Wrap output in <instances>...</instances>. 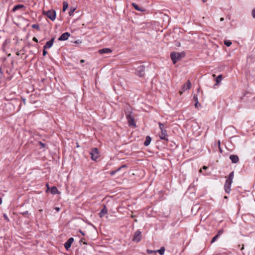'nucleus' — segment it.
<instances>
[{"label": "nucleus", "instance_id": "f257e3e1", "mask_svg": "<svg viewBox=\"0 0 255 255\" xmlns=\"http://www.w3.org/2000/svg\"><path fill=\"white\" fill-rule=\"evenodd\" d=\"M234 176V172L232 171L230 173L228 178L227 179L224 188L226 193H229L231 191V186L233 182V179Z\"/></svg>", "mask_w": 255, "mask_h": 255}, {"label": "nucleus", "instance_id": "f03ea898", "mask_svg": "<svg viewBox=\"0 0 255 255\" xmlns=\"http://www.w3.org/2000/svg\"><path fill=\"white\" fill-rule=\"evenodd\" d=\"M184 56L185 53L184 52L179 53L172 52L170 54V58L174 64H175L177 61L180 60L181 58Z\"/></svg>", "mask_w": 255, "mask_h": 255}, {"label": "nucleus", "instance_id": "7ed1b4c3", "mask_svg": "<svg viewBox=\"0 0 255 255\" xmlns=\"http://www.w3.org/2000/svg\"><path fill=\"white\" fill-rule=\"evenodd\" d=\"M125 112L129 126L135 127V123L134 118L131 116V112H130L129 109L127 108Z\"/></svg>", "mask_w": 255, "mask_h": 255}, {"label": "nucleus", "instance_id": "20e7f679", "mask_svg": "<svg viewBox=\"0 0 255 255\" xmlns=\"http://www.w3.org/2000/svg\"><path fill=\"white\" fill-rule=\"evenodd\" d=\"M43 14L52 21H54L55 19L56 12L54 10H49L47 11H43Z\"/></svg>", "mask_w": 255, "mask_h": 255}, {"label": "nucleus", "instance_id": "39448f33", "mask_svg": "<svg viewBox=\"0 0 255 255\" xmlns=\"http://www.w3.org/2000/svg\"><path fill=\"white\" fill-rule=\"evenodd\" d=\"M90 154L91 155V159L94 161H96L100 156L99 150L96 147L92 150L90 152Z\"/></svg>", "mask_w": 255, "mask_h": 255}, {"label": "nucleus", "instance_id": "423d86ee", "mask_svg": "<svg viewBox=\"0 0 255 255\" xmlns=\"http://www.w3.org/2000/svg\"><path fill=\"white\" fill-rule=\"evenodd\" d=\"M145 67L144 65H140L136 68V74L139 77H142L144 74Z\"/></svg>", "mask_w": 255, "mask_h": 255}, {"label": "nucleus", "instance_id": "0eeeda50", "mask_svg": "<svg viewBox=\"0 0 255 255\" xmlns=\"http://www.w3.org/2000/svg\"><path fill=\"white\" fill-rule=\"evenodd\" d=\"M141 233L140 231H136L133 236L132 240L135 242H139L141 240Z\"/></svg>", "mask_w": 255, "mask_h": 255}, {"label": "nucleus", "instance_id": "6e6552de", "mask_svg": "<svg viewBox=\"0 0 255 255\" xmlns=\"http://www.w3.org/2000/svg\"><path fill=\"white\" fill-rule=\"evenodd\" d=\"M191 87V83L188 80L185 84L182 87V91H180V95H181L185 90L190 89Z\"/></svg>", "mask_w": 255, "mask_h": 255}, {"label": "nucleus", "instance_id": "1a4fd4ad", "mask_svg": "<svg viewBox=\"0 0 255 255\" xmlns=\"http://www.w3.org/2000/svg\"><path fill=\"white\" fill-rule=\"evenodd\" d=\"M167 131L165 129L161 130V132L159 133V137L161 139H163L165 140H168V138H167Z\"/></svg>", "mask_w": 255, "mask_h": 255}, {"label": "nucleus", "instance_id": "9d476101", "mask_svg": "<svg viewBox=\"0 0 255 255\" xmlns=\"http://www.w3.org/2000/svg\"><path fill=\"white\" fill-rule=\"evenodd\" d=\"M74 242V238H69L64 244V247L66 249V250H68L71 247V244Z\"/></svg>", "mask_w": 255, "mask_h": 255}, {"label": "nucleus", "instance_id": "9b49d317", "mask_svg": "<svg viewBox=\"0 0 255 255\" xmlns=\"http://www.w3.org/2000/svg\"><path fill=\"white\" fill-rule=\"evenodd\" d=\"M70 36V34L69 32H65L61 34V35L59 37L58 40L60 41L66 40Z\"/></svg>", "mask_w": 255, "mask_h": 255}, {"label": "nucleus", "instance_id": "f8f14e48", "mask_svg": "<svg viewBox=\"0 0 255 255\" xmlns=\"http://www.w3.org/2000/svg\"><path fill=\"white\" fill-rule=\"evenodd\" d=\"M54 38H52L49 41H47L45 45L43 46L44 49H48L51 48L54 42Z\"/></svg>", "mask_w": 255, "mask_h": 255}, {"label": "nucleus", "instance_id": "ddd939ff", "mask_svg": "<svg viewBox=\"0 0 255 255\" xmlns=\"http://www.w3.org/2000/svg\"><path fill=\"white\" fill-rule=\"evenodd\" d=\"M230 159L231 160L232 163H237L238 162L239 160V158L238 155L232 154L229 157Z\"/></svg>", "mask_w": 255, "mask_h": 255}, {"label": "nucleus", "instance_id": "4468645a", "mask_svg": "<svg viewBox=\"0 0 255 255\" xmlns=\"http://www.w3.org/2000/svg\"><path fill=\"white\" fill-rule=\"evenodd\" d=\"M112 50L109 48H105L99 50V53L100 54H104V53H110L112 52Z\"/></svg>", "mask_w": 255, "mask_h": 255}, {"label": "nucleus", "instance_id": "2eb2a0df", "mask_svg": "<svg viewBox=\"0 0 255 255\" xmlns=\"http://www.w3.org/2000/svg\"><path fill=\"white\" fill-rule=\"evenodd\" d=\"M108 212V210L105 205L104 206L103 208L99 213V216L101 218L103 217Z\"/></svg>", "mask_w": 255, "mask_h": 255}, {"label": "nucleus", "instance_id": "dca6fc26", "mask_svg": "<svg viewBox=\"0 0 255 255\" xmlns=\"http://www.w3.org/2000/svg\"><path fill=\"white\" fill-rule=\"evenodd\" d=\"M151 141V138L150 136L147 135L146 137L145 140L144 142V145L146 146H148Z\"/></svg>", "mask_w": 255, "mask_h": 255}, {"label": "nucleus", "instance_id": "f3484780", "mask_svg": "<svg viewBox=\"0 0 255 255\" xmlns=\"http://www.w3.org/2000/svg\"><path fill=\"white\" fill-rule=\"evenodd\" d=\"M24 5L23 4H17L16 5H15L13 9H12V11L13 12L17 10L18 9H20V8H24Z\"/></svg>", "mask_w": 255, "mask_h": 255}, {"label": "nucleus", "instance_id": "a211bd4d", "mask_svg": "<svg viewBox=\"0 0 255 255\" xmlns=\"http://www.w3.org/2000/svg\"><path fill=\"white\" fill-rule=\"evenodd\" d=\"M50 191L52 194H56L58 193V190L55 186L52 187Z\"/></svg>", "mask_w": 255, "mask_h": 255}, {"label": "nucleus", "instance_id": "6ab92c4d", "mask_svg": "<svg viewBox=\"0 0 255 255\" xmlns=\"http://www.w3.org/2000/svg\"><path fill=\"white\" fill-rule=\"evenodd\" d=\"M156 252H158L160 255H163L165 252L164 247H161L159 250H156Z\"/></svg>", "mask_w": 255, "mask_h": 255}, {"label": "nucleus", "instance_id": "aec40b11", "mask_svg": "<svg viewBox=\"0 0 255 255\" xmlns=\"http://www.w3.org/2000/svg\"><path fill=\"white\" fill-rule=\"evenodd\" d=\"M222 79V75H218L217 76V77L216 78V84L215 85V86L217 85L219 83H220V82L221 81Z\"/></svg>", "mask_w": 255, "mask_h": 255}, {"label": "nucleus", "instance_id": "412c9836", "mask_svg": "<svg viewBox=\"0 0 255 255\" xmlns=\"http://www.w3.org/2000/svg\"><path fill=\"white\" fill-rule=\"evenodd\" d=\"M68 7V3L66 1H64L63 3V11H65Z\"/></svg>", "mask_w": 255, "mask_h": 255}, {"label": "nucleus", "instance_id": "4be33fe9", "mask_svg": "<svg viewBox=\"0 0 255 255\" xmlns=\"http://www.w3.org/2000/svg\"><path fill=\"white\" fill-rule=\"evenodd\" d=\"M132 5L134 7V8L138 10V11H142V10L141 8H140L136 3H132Z\"/></svg>", "mask_w": 255, "mask_h": 255}, {"label": "nucleus", "instance_id": "5701e85b", "mask_svg": "<svg viewBox=\"0 0 255 255\" xmlns=\"http://www.w3.org/2000/svg\"><path fill=\"white\" fill-rule=\"evenodd\" d=\"M224 44L228 47H229L232 44V42L230 40H225Z\"/></svg>", "mask_w": 255, "mask_h": 255}, {"label": "nucleus", "instance_id": "b1692460", "mask_svg": "<svg viewBox=\"0 0 255 255\" xmlns=\"http://www.w3.org/2000/svg\"><path fill=\"white\" fill-rule=\"evenodd\" d=\"M31 27L33 28H35V29H36L37 30H40V28H39V26L38 24H32L31 25Z\"/></svg>", "mask_w": 255, "mask_h": 255}, {"label": "nucleus", "instance_id": "393cba45", "mask_svg": "<svg viewBox=\"0 0 255 255\" xmlns=\"http://www.w3.org/2000/svg\"><path fill=\"white\" fill-rule=\"evenodd\" d=\"M75 10V8H71L69 11V14L70 16H71L73 14Z\"/></svg>", "mask_w": 255, "mask_h": 255}, {"label": "nucleus", "instance_id": "a878e982", "mask_svg": "<svg viewBox=\"0 0 255 255\" xmlns=\"http://www.w3.org/2000/svg\"><path fill=\"white\" fill-rule=\"evenodd\" d=\"M158 125H159V128L160 130H162V129H165L164 128V125L163 124H162L161 123L159 122L158 123Z\"/></svg>", "mask_w": 255, "mask_h": 255}, {"label": "nucleus", "instance_id": "bb28decb", "mask_svg": "<svg viewBox=\"0 0 255 255\" xmlns=\"http://www.w3.org/2000/svg\"><path fill=\"white\" fill-rule=\"evenodd\" d=\"M219 237L218 236H217V235H216L215 237H214L213 238V239H212L211 243H213L215 242L218 239V238Z\"/></svg>", "mask_w": 255, "mask_h": 255}, {"label": "nucleus", "instance_id": "cd10ccee", "mask_svg": "<svg viewBox=\"0 0 255 255\" xmlns=\"http://www.w3.org/2000/svg\"><path fill=\"white\" fill-rule=\"evenodd\" d=\"M223 233H224V230L221 229L218 232L217 235L219 237H220Z\"/></svg>", "mask_w": 255, "mask_h": 255}, {"label": "nucleus", "instance_id": "c85d7f7f", "mask_svg": "<svg viewBox=\"0 0 255 255\" xmlns=\"http://www.w3.org/2000/svg\"><path fill=\"white\" fill-rule=\"evenodd\" d=\"M146 252H147V253L148 254H153V253H156V251H152V250H148V249H147V250H146Z\"/></svg>", "mask_w": 255, "mask_h": 255}, {"label": "nucleus", "instance_id": "c756f323", "mask_svg": "<svg viewBox=\"0 0 255 255\" xmlns=\"http://www.w3.org/2000/svg\"><path fill=\"white\" fill-rule=\"evenodd\" d=\"M193 99L195 101V103L199 102H198V97H197V96L196 95L194 94L193 95Z\"/></svg>", "mask_w": 255, "mask_h": 255}, {"label": "nucleus", "instance_id": "7c9ffc66", "mask_svg": "<svg viewBox=\"0 0 255 255\" xmlns=\"http://www.w3.org/2000/svg\"><path fill=\"white\" fill-rule=\"evenodd\" d=\"M252 15L254 18H255V7L252 11Z\"/></svg>", "mask_w": 255, "mask_h": 255}, {"label": "nucleus", "instance_id": "2f4dec72", "mask_svg": "<svg viewBox=\"0 0 255 255\" xmlns=\"http://www.w3.org/2000/svg\"><path fill=\"white\" fill-rule=\"evenodd\" d=\"M39 144L41 145V148H44L46 146L45 143H42L41 141H39Z\"/></svg>", "mask_w": 255, "mask_h": 255}, {"label": "nucleus", "instance_id": "473e14b6", "mask_svg": "<svg viewBox=\"0 0 255 255\" xmlns=\"http://www.w3.org/2000/svg\"><path fill=\"white\" fill-rule=\"evenodd\" d=\"M21 214L22 215H24V216H26V215H29V213L28 211H26L25 212H22L21 213Z\"/></svg>", "mask_w": 255, "mask_h": 255}, {"label": "nucleus", "instance_id": "72a5a7b5", "mask_svg": "<svg viewBox=\"0 0 255 255\" xmlns=\"http://www.w3.org/2000/svg\"><path fill=\"white\" fill-rule=\"evenodd\" d=\"M194 106L196 108H198L200 106V104L199 103V102L195 103Z\"/></svg>", "mask_w": 255, "mask_h": 255}, {"label": "nucleus", "instance_id": "f704fd0d", "mask_svg": "<svg viewBox=\"0 0 255 255\" xmlns=\"http://www.w3.org/2000/svg\"><path fill=\"white\" fill-rule=\"evenodd\" d=\"M47 51H46V49H44L43 48V56H45L46 54H47Z\"/></svg>", "mask_w": 255, "mask_h": 255}, {"label": "nucleus", "instance_id": "c9c22d12", "mask_svg": "<svg viewBox=\"0 0 255 255\" xmlns=\"http://www.w3.org/2000/svg\"><path fill=\"white\" fill-rule=\"evenodd\" d=\"M116 172H117V171L114 170V171H112L110 174L111 175H114Z\"/></svg>", "mask_w": 255, "mask_h": 255}, {"label": "nucleus", "instance_id": "e433bc0d", "mask_svg": "<svg viewBox=\"0 0 255 255\" xmlns=\"http://www.w3.org/2000/svg\"><path fill=\"white\" fill-rule=\"evenodd\" d=\"M3 217H4V219H5V220H6L7 221H9L8 218V217H7V216H6V214H4L3 215Z\"/></svg>", "mask_w": 255, "mask_h": 255}, {"label": "nucleus", "instance_id": "4c0bfd02", "mask_svg": "<svg viewBox=\"0 0 255 255\" xmlns=\"http://www.w3.org/2000/svg\"><path fill=\"white\" fill-rule=\"evenodd\" d=\"M32 40L36 42H38V39L35 37L33 38Z\"/></svg>", "mask_w": 255, "mask_h": 255}, {"label": "nucleus", "instance_id": "58836bf2", "mask_svg": "<svg viewBox=\"0 0 255 255\" xmlns=\"http://www.w3.org/2000/svg\"><path fill=\"white\" fill-rule=\"evenodd\" d=\"M55 210L58 212L60 210V208L59 207H55Z\"/></svg>", "mask_w": 255, "mask_h": 255}, {"label": "nucleus", "instance_id": "ea45409f", "mask_svg": "<svg viewBox=\"0 0 255 255\" xmlns=\"http://www.w3.org/2000/svg\"><path fill=\"white\" fill-rule=\"evenodd\" d=\"M208 168V167L206 166H204L202 168V169L206 170Z\"/></svg>", "mask_w": 255, "mask_h": 255}, {"label": "nucleus", "instance_id": "a19ab883", "mask_svg": "<svg viewBox=\"0 0 255 255\" xmlns=\"http://www.w3.org/2000/svg\"><path fill=\"white\" fill-rule=\"evenodd\" d=\"M121 167H122V168H127V166L126 165H123L121 166Z\"/></svg>", "mask_w": 255, "mask_h": 255}, {"label": "nucleus", "instance_id": "79ce46f5", "mask_svg": "<svg viewBox=\"0 0 255 255\" xmlns=\"http://www.w3.org/2000/svg\"><path fill=\"white\" fill-rule=\"evenodd\" d=\"M79 232L83 235V236H84L85 235V234L81 231V230H79Z\"/></svg>", "mask_w": 255, "mask_h": 255}, {"label": "nucleus", "instance_id": "37998d69", "mask_svg": "<svg viewBox=\"0 0 255 255\" xmlns=\"http://www.w3.org/2000/svg\"><path fill=\"white\" fill-rule=\"evenodd\" d=\"M122 169V167H120L119 168H118L117 170H116L117 171V172L119 171H120L121 169Z\"/></svg>", "mask_w": 255, "mask_h": 255}, {"label": "nucleus", "instance_id": "c03bdc74", "mask_svg": "<svg viewBox=\"0 0 255 255\" xmlns=\"http://www.w3.org/2000/svg\"><path fill=\"white\" fill-rule=\"evenodd\" d=\"M220 20L221 21H224V18L223 17H221Z\"/></svg>", "mask_w": 255, "mask_h": 255}, {"label": "nucleus", "instance_id": "a18cd8bd", "mask_svg": "<svg viewBox=\"0 0 255 255\" xmlns=\"http://www.w3.org/2000/svg\"><path fill=\"white\" fill-rule=\"evenodd\" d=\"M84 60H83V59H81V60H80V63H84Z\"/></svg>", "mask_w": 255, "mask_h": 255}, {"label": "nucleus", "instance_id": "49530a36", "mask_svg": "<svg viewBox=\"0 0 255 255\" xmlns=\"http://www.w3.org/2000/svg\"><path fill=\"white\" fill-rule=\"evenodd\" d=\"M244 249V245H243L242 248H241V250H243Z\"/></svg>", "mask_w": 255, "mask_h": 255}, {"label": "nucleus", "instance_id": "de8ad7c7", "mask_svg": "<svg viewBox=\"0 0 255 255\" xmlns=\"http://www.w3.org/2000/svg\"><path fill=\"white\" fill-rule=\"evenodd\" d=\"M202 1H203V2H206L207 1V0H202Z\"/></svg>", "mask_w": 255, "mask_h": 255}, {"label": "nucleus", "instance_id": "09e8293b", "mask_svg": "<svg viewBox=\"0 0 255 255\" xmlns=\"http://www.w3.org/2000/svg\"><path fill=\"white\" fill-rule=\"evenodd\" d=\"M200 172H202V169H200Z\"/></svg>", "mask_w": 255, "mask_h": 255}, {"label": "nucleus", "instance_id": "8fccbe9b", "mask_svg": "<svg viewBox=\"0 0 255 255\" xmlns=\"http://www.w3.org/2000/svg\"><path fill=\"white\" fill-rule=\"evenodd\" d=\"M1 74V73H0V75Z\"/></svg>", "mask_w": 255, "mask_h": 255}]
</instances>
